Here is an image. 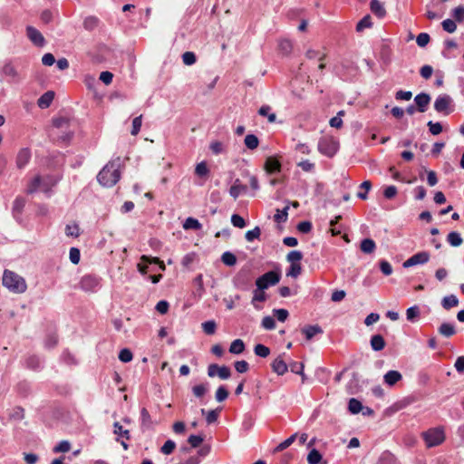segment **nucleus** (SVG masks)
Listing matches in <instances>:
<instances>
[{
	"label": "nucleus",
	"mask_w": 464,
	"mask_h": 464,
	"mask_svg": "<svg viewBox=\"0 0 464 464\" xmlns=\"http://www.w3.org/2000/svg\"><path fill=\"white\" fill-rule=\"evenodd\" d=\"M215 397L218 402H222L228 397V391L225 386H219L216 392Z\"/></svg>",
	"instance_id": "obj_58"
},
{
	"label": "nucleus",
	"mask_w": 464,
	"mask_h": 464,
	"mask_svg": "<svg viewBox=\"0 0 464 464\" xmlns=\"http://www.w3.org/2000/svg\"><path fill=\"white\" fill-rule=\"evenodd\" d=\"M221 261L227 266H233L237 264V256L230 251H226L221 256Z\"/></svg>",
	"instance_id": "obj_39"
},
{
	"label": "nucleus",
	"mask_w": 464,
	"mask_h": 464,
	"mask_svg": "<svg viewBox=\"0 0 464 464\" xmlns=\"http://www.w3.org/2000/svg\"><path fill=\"white\" fill-rule=\"evenodd\" d=\"M302 258H303V254H302V252H300L298 250H293V251L289 252L286 256V260L288 262H290L291 265L299 264V262L302 260Z\"/></svg>",
	"instance_id": "obj_50"
},
{
	"label": "nucleus",
	"mask_w": 464,
	"mask_h": 464,
	"mask_svg": "<svg viewBox=\"0 0 464 464\" xmlns=\"http://www.w3.org/2000/svg\"><path fill=\"white\" fill-rule=\"evenodd\" d=\"M456 21L452 19H446L441 23L442 28L447 33L452 34L457 30Z\"/></svg>",
	"instance_id": "obj_54"
},
{
	"label": "nucleus",
	"mask_w": 464,
	"mask_h": 464,
	"mask_svg": "<svg viewBox=\"0 0 464 464\" xmlns=\"http://www.w3.org/2000/svg\"><path fill=\"white\" fill-rule=\"evenodd\" d=\"M271 107L268 105H263L258 110V113L261 116L267 117L269 122H275L276 120V115L275 113H271Z\"/></svg>",
	"instance_id": "obj_42"
},
{
	"label": "nucleus",
	"mask_w": 464,
	"mask_h": 464,
	"mask_svg": "<svg viewBox=\"0 0 464 464\" xmlns=\"http://www.w3.org/2000/svg\"><path fill=\"white\" fill-rule=\"evenodd\" d=\"M208 390V384L201 383V384L195 385L192 388V392L196 397L202 398L207 393Z\"/></svg>",
	"instance_id": "obj_55"
},
{
	"label": "nucleus",
	"mask_w": 464,
	"mask_h": 464,
	"mask_svg": "<svg viewBox=\"0 0 464 464\" xmlns=\"http://www.w3.org/2000/svg\"><path fill=\"white\" fill-rule=\"evenodd\" d=\"M322 460V454L316 450L313 449L307 456V462L309 464H318Z\"/></svg>",
	"instance_id": "obj_52"
},
{
	"label": "nucleus",
	"mask_w": 464,
	"mask_h": 464,
	"mask_svg": "<svg viewBox=\"0 0 464 464\" xmlns=\"http://www.w3.org/2000/svg\"><path fill=\"white\" fill-rule=\"evenodd\" d=\"M121 159L109 161L98 173V182L106 188L113 187L121 179Z\"/></svg>",
	"instance_id": "obj_1"
},
{
	"label": "nucleus",
	"mask_w": 464,
	"mask_h": 464,
	"mask_svg": "<svg viewBox=\"0 0 464 464\" xmlns=\"http://www.w3.org/2000/svg\"><path fill=\"white\" fill-rule=\"evenodd\" d=\"M2 280L3 285L13 293L22 294L26 291L25 280L15 272L5 269Z\"/></svg>",
	"instance_id": "obj_3"
},
{
	"label": "nucleus",
	"mask_w": 464,
	"mask_h": 464,
	"mask_svg": "<svg viewBox=\"0 0 464 464\" xmlns=\"http://www.w3.org/2000/svg\"><path fill=\"white\" fill-rule=\"evenodd\" d=\"M297 433L291 435L289 438L279 443L273 450L274 453L280 452L289 448L296 440Z\"/></svg>",
	"instance_id": "obj_30"
},
{
	"label": "nucleus",
	"mask_w": 464,
	"mask_h": 464,
	"mask_svg": "<svg viewBox=\"0 0 464 464\" xmlns=\"http://www.w3.org/2000/svg\"><path fill=\"white\" fill-rule=\"evenodd\" d=\"M447 241L451 246H459L463 239L459 232L452 231L450 232L447 236Z\"/></svg>",
	"instance_id": "obj_32"
},
{
	"label": "nucleus",
	"mask_w": 464,
	"mask_h": 464,
	"mask_svg": "<svg viewBox=\"0 0 464 464\" xmlns=\"http://www.w3.org/2000/svg\"><path fill=\"white\" fill-rule=\"evenodd\" d=\"M251 280L249 269H241L234 276L233 283L237 289L245 291L251 285Z\"/></svg>",
	"instance_id": "obj_9"
},
{
	"label": "nucleus",
	"mask_w": 464,
	"mask_h": 464,
	"mask_svg": "<svg viewBox=\"0 0 464 464\" xmlns=\"http://www.w3.org/2000/svg\"><path fill=\"white\" fill-rule=\"evenodd\" d=\"M430 96L426 92H420L417 94L414 98L415 106L420 112H425L427 111L428 105L430 102Z\"/></svg>",
	"instance_id": "obj_16"
},
{
	"label": "nucleus",
	"mask_w": 464,
	"mask_h": 464,
	"mask_svg": "<svg viewBox=\"0 0 464 464\" xmlns=\"http://www.w3.org/2000/svg\"><path fill=\"white\" fill-rule=\"evenodd\" d=\"M113 428H114V430H113L114 434L123 437L126 440L130 439V430H124L123 427L120 424V422H118V421L114 422Z\"/></svg>",
	"instance_id": "obj_47"
},
{
	"label": "nucleus",
	"mask_w": 464,
	"mask_h": 464,
	"mask_svg": "<svg viewBox=\"0 0 464 464\" xmlns=\"http://www.w3.org/2000/svg\"><path fill=\"white\" fill-rule=\"evenodd\" d=\"M98 24H99V19L95 16H88L84 19V22H83L84 28L89 31H92L94 28H96L98 26Z\"/></svg>",
	"instance_id": "obj_53"
},
{
	"label": "nucleus",
	"mask_w": 464,
	"mask_h": 464,
	"mask_svg": "<svg viewBox=\"0 0 464 464\" xmlns=\"http://www.w3.org/2000/svg\"><path fill=\"white\" fill-rule=\"evenodd\" d=\"M245 350V343L241 339L234 340L229 347V353L233 354H240Z\"/></svg>",
	"instance_id": "obj_34"
},
{
	"label": "nucleus",
	"mask_w": 464,
	"mask_h": 464,
	"mask_svg": "<svg viewBox=\"0 0 464 464\" xmlns=\"http://www.w3.org/2000/svg\"><path fill=\"white\" fill-rule=\"evenodd\" d=\"M219 411H220V409L206 411L205 409H201L200 411H201V414L206 415L207 423L212 424L218 420Z\"/></svg>",
	"instance_id": "obj_35"
},
{
	"label": "nucleus",
	"mask_w": 464,
	"mask_h": 464,
	"mask_svg": "<svg viewBox=\"0 0 464 464\" xmlns=\"http://www.w3.org/2000/svg\"><path fill=\"white\" fill-rule=\"evenodd\" d=\"M361 250L365 254H371L375 250V242L371 238H365L361 242Z\"/></svg>",
	"instance_id": "obj_33"
},
{
	"label": "nucleus",
	"mask_w": 464,
	"mask_h": 464,
	"mask_svg": "<svg viewBox=\"0 0 464 464\" xmlns=\"http://www.w3.org/2000/svg\"><path fill=\"white\" fill-rule=\"evenodd\" d=\"M133 355L130 349L124 348L121 349L119 353V359L122 362H129L132 360Z\"/></svg>",
	"instance_id": "obj_62"
},
{
	"label": "nucleus",
	"mask_w": 464,
	"mask_h": 464,
	"mask_svg": "<svg viewBox=\"0 0 464 464\" xmlns=\"http://www.w3.org/2000/svg\"><path fill=\"white\" fill-rule=\"evenodd\" d=\"M427 126L432 135H439L442 131V125L440 122H433L432 121H430L427 123Z\"/></svg>",
	"instance_id": "obj_60"
},
{
	"label": "nucleus",
	"mask_w": 464,
	"mask_h": 464,
	"mask_svg": "<svg viewBox=\"0 0 464 464\" xmlns=\"http://www.w3.org/2000/svg\"><path fill=\"white\" fill-rule=\"evenodd\" d=\"M26 35L28 39L37 47H43L45 40L42 33L34 26L28 25L26 27Z\"/></svg>",
	"instance_id": "obj_12"
},
{
	"label": "nucleus",
	"mask_w": 464,
	"mask_h": 464,
	"mask_svg": "<svg viewBox=\"0 0 464 464\" xmlns=\"http://www.w3.org/2000/svg\"><path fill=\"white\" fill-rule=\"evenodd\" d=\"M441 305L445 310H450L459 305V299L455 295L444 296L441 300Z\"/></svg>",
	"instance_id": "obj_29"
},
{
	"label": "nucleus",
	"mask_w": 464,
	"mask_h": 464,
	"mask_svg": "<svg viewBox=\"0 0 464 464\" xmlns=\"http://www.w3.org/2000/svg\"><path fill=\"white\" fill-rule=\"evenodd\" d=\"M451 16L454 18V20L457 23H462L464 22V6L459 5L452 9L451 11Z\"/></svg>",
	"instance_id": "obj_48"
},
{
	"label": "nucleus",
	"mask_w": 464,
	"mask_h": 464,
	"mask_svg": "<svg viewBox=\"0 0 464 464\" xmlns=\"http://www.w3.org/2000/svg\"><path fill=\"white\" fill-rule=\"evenodd\" d=\"M260 235H261L260 227H255L252 230H248L246 233L245 237H246V241L252 242L255 239H258L260 237Z\"/></svg>",
	"instance_id": "obj_56"
},
{
	"label": "nucleus",
	"mask_w": 464,
	"mask_h": 464,
	"mask_svg": "<svg viewBox=\"0 0 464 464\" xmlns=\"http://www.w3.org/2000/svg\"><path fill=\"white\" fill-rule=\"evenodd\" d=\"M25 206V199L22 197H17L13 204L12 213L15 219H18Z\"/></svg>",
	"instance_id": "obj_24"
},
{
	"label": "nucleus",
	"mask_w": 464,
	"mask_h": 464,
	"mask_svg": "<svg viewBox=\"0 0 464 464\" xmlns=\"http://www.w3.org/2000/svg\"><path fill=\"white\" fill-rule=\"evenodd\" d=\"M278 48H279V51L284 55H288L292 52V49H293L292 42L287 39H282L278 42Z\"/></svg>",
	"instance_id": "obj_38"
},
{
	"label": "nucleus",
	"mask_w": 464,
	"mask_h": 464,
	"mask_svg": "<svg viewBox=\"0 0 464 464\" xmlns=\"http://www.w3.org/2000/svg\"><path fill=\"white\" fill-rule=\"evenodd\" d=\"M343 114H344V111H340L336 116L333 117L330 120V122H329L330 126L336 128V129L341 128L343 126V120H342L341 116H343Z\"/></svg>",
	"instance_id": "obj_63"
},
{
	"label": "nucleus",
	"mask_w": 464,
	"mask_h": 464,
	"mask_svg": "<svg viewBox=\"0 0 464 464\" xmlns=\"http://www.w3.org/2000/svg\"><path fill=\"white\" fill-rule=\"evenodd\" d=\"M370 8L372 14H374L377 17L382 18L386 14V10L379 0H372L370 3Z\"/></svg>",
	"instance_id": "obj_25"
},
{
	"label": "nucleus",
	"mask_w": 464,
	"mask_h": 464,
	"mask_svg": "<svg viewBox=\"0 0 464 464\" xmlns=\"http://www.w3.org/2000/svg\"><path fill=\"white\" fill-rule=\"evenodd\" d=\"M422 438L427 447L431 448L442 443L445 440V435L441 428H434L423 432Z\"/></svg>",
	"instance_id": "obj_6"
},
{
	"label": "nucleus",
	"mask_w": 464,
	"mask_h": 464,
	"mask_svg": "<svg viewBox=\"0 0 464 464\" xmlns=\"http://www.w3.org/2000/svg\"><path fill=\"white\" fill-rule=\"evenodd\" d=\"M245 145L249 150H255L258 147L259 140L258 138L254 134H247L245 137Z\"/></svg>",
	"instance_id": "obj_40"
},
{
	"label": "nucleus",
	"mask_w": 464,
	"mask_h": 464,
	"mask_svg": "<svg viewBox=\"0 0 464 464\" xmlns=\"http://www.w3.org/2000/svg\"><path fill=\"white\" fill-rule=\"evenodd\" d=\"M372 25V18H371V15L370 14H367L365 15L364 17H362L357 24L356 25V31L357 32H362L363 31L365 28H371Z\"/></svg>",
	"instance_id": "obj_45"
},
{
	"label": "nucleus",
	"mask_w": 464,
	"mask_h": 464,
	"mask_svg": "<svg viewBox=\"0 0 464 464\" xmlns=\"http://www.w3.org/2000/svg\"><path fill=\"white\" fill-rule=\"evenodd\" d=\"M430 40L427 33H420L417 35L416 43L420 47H425Z\"/></svg>",
	"instance_id": "obj_64"
},
{
	"label": "nucleus",
	"mask_w": 464,
	"mask_h": 464,
	"mask_svg": "<svg viewBox=\"0 0 464 464\" xmlns=\"http://www.w3.org/2000/svg\"><path fill=\"white\" fill-rule=\"evenodd\" d=\"M420 314V307L418 305L411 306L406 311V317L408 321L414 322Z\"/></svg>",
	"instance_id": "obj_46"
},
{
	"label": "nucleus",
	"mask_w": 464,
	"mask_h": 464,
	"mask_svg": "<svg viewBox=\"0 0 464 464\" xmlns=\"http://www.w3.org/2000/svg\"><path fill=\"white\" fill-rule=\"evenodd\" d=\"M430 260V254L426 251L419 252L413 256H411L410 258H408L406 261L403 262L402 266L404 268H409L413 266L417 265H424Z\"/></svg>",
	"instance_id": "obj_11"
},
{
	"label": "nucleus",
	"mask_w": 464,
	"mask_h": 464,
	"mask_svg": "<svg viewBox=\"0 0 464 464\" xmlns=\"http://www.w3.org/2000/svg\"><path fill=\"white\" fill-rule=\"evenodd\" d=\"M434 109L437 112L449 115L454 111L453 100L448 94H441L434 102Z\"/></svg>",
	"instance_id": "obj_7"
},
{
	"label": "nucleus",
	"mask_w": 464,
	"mask_h": 464,
	"mask_svg": "<svg viewBox=\"0 0 464 464\" xmlns=\"http://www.w3.org/2000/svg\"><path fill=\"white\" fill-rule=\"evenodd\" d=\"M201 227H202V225L198 222V219H196L194 218H188L183 224V228L186 230H188V229L198 230Z\"/></svg>",
	"instance_id": "obj_41"
},
{
	"label": "nucleus",
	"mask_w": 464,
	"mask_h": 464,
	"mask_svg": "<svg viewBox=\"0 0 464 464\" xmlns=\"http://www.w3.org/2000/svg\"><path fill=\"white\" fill-rule=\"evenodd\" d=\"M201 327L206 334L212 335L216 333L217 324L214 320H209L202 323Z\"/></svg>",
	"instance_id": "obj_43"
},
{
	"label": "nucleus",
	"mask_w": 464,
	"mask_h": 464,
	"mask_svg": "<svg viewBox=\"0 0 464 464\" xmlns=\"http://www.w3.org/2000/svg\"><path fill=\"white\" fill-rule=\"evenodd\" d=\"M55 97V92L47 91L37 101V105L41 109H47L52 104L53 99Z\"/></svg>",
	"instance_id": "obj_18"
},
{
	"label": "nucleus",
	"mask_w": 464,
	"mask_h": 464,
	"mask_svg": "<svg viewBox=\"0 0 464 464\" xmlns=\"http://www.w3.org/2000/svg\"><path fill=\"white\" fill-rule=\"evenodd\" d=\"M208 375L209 377H215L218 375L221 380H227L231 375V371L229 367L223 365L219 366L218 364H210L208 367Z\"/></svg>",
	"instance_id": "obj_10"
},
{
	"label": "nucleus",
	"mask_w": 464,
	"mask_h": 464,
	"mask_svg": "<svg viewBox=\"0 0 464 464\" xmlns=\"http://www.w3.org/2000/svg\"><path fill=\"white\" fill-rule=\"evenodd\" d=\"M377 464H396V459L390 451H383L379 457Z\"/></svg>",
	"instance_id": "obj_36"
},
{
	"label": "nucleus",
	"mask_w": 464,
	"mask_h": 464,
	"mask_svg": "<svg viewBox=\"0 0 464 464\" xmlns=\"http://www.w3.org/2000/svg\"><path fill=\"white\" fill-rule=\"evenodd\" d=\"M175 448H176V443L171 440H168L163 444V446L160 448V451H161V453H163L165 455H169L173 452Z\"/></svg>",
	"instance_id": "obj_57"
},
{
	"label": "nucleus",
	"mask_w": 464,
	"mask_h": 464,
	"mask_svg": "<svg viewBox=\"0 0 464 464\" xmlns=\"http://www.w3.org/2000/svg\"><path fill=\"white\" fill-rule=\"evenodd\" d=\"M65 235L67 237H78L80 236V227L76 223L68 224L65 227Z\"/></svg>",
	"instance_id": "obj_49"
},
{
	"label": "nucleus",
	"mask_w": 464,
	"mask_h": 464,
	"mask_svg": "<svg viewBox=\"0 0 464 464\" xmlns=\"http://www.w3.org/2000/svg\"><path fill=\"white\" fill-rule=\"evenodd\" d=\"M264 169L268 175L281 172L282 165L278 160L274 157H268L266 160Z\"/></svg>",
	"instance_id": "obj_15"
},
{
	"label": "nucleus",
	"mask_w": 464,
	"mask_h": 464,
	"mask_svg": "<svg viewBox=\"0 0 464 464\" xmlns=\"http://www.w3.org/2000/svg\"><path fill=\"white\" fill-rule=\"evenodd\" d=\"M99 285V279L91 275L82 276L80 282V287L86 292L94 291Z\"/></svg>",
	"instance_id": "obj_14"
},
{
	"label": "nucleus",
	"mask_w": 464,
	"mask_h": 464,
	"mask_svg": "<svg viewBox=\"0 0 464 464\" xmlns=\"http://www.w3.org/2000/svg\"><path fill=\"white\" fill-rule=\"evenodd\" d=\"M26 368L33 371H40L43 369V362L39 356L32 354L28 355L24 360Z\"/></svg>",
	"instance_id": "obj_17"
},
{
	"label": "nucleus",
	"mask_w": 464,
	"mask_h": 464,
	"mask_svg": "<svg viewBox=\"0 0 464 464\" xmlns=\"http://www.w3.org/2000/svg\"><path fill=\"white\" fill-rule=\"evenodd\" d=\"M318 150L329 157L332 158L338 150V142L331 138V137H323L318 141Z\"/></svg>",
	"instance_id": "obj_8"
},
{
	"label": "nucleus",
	"mask_w": 464,
	"mask_h": 464,
	"mask_svg": "<svg viewBox=\"0 0 464 464\" xmlns=\"http://www.w3.org/2000/svg\"><path fill=\"white\" fill-rule=\"evenodd\" d=\"M56 178L52 175H36L28 183L25 189L27 195H32L37 191L44 192L47 197L53 193V188L56 185Z\"/></svg>",
	"instance_id": "obj_2"
},
{
	"label": "nucleus",
	"mask_w": 464,
	"mask_h": 464,
	"mask_svg": "<svg viewBox=\"0 0 464 464\" xmlns=\"http://www.w3.org/2000/svg\"><path fill=\"white\" fill-rule=\"evenodd\" d=\"M266 300V295L264 292V290H259L257 287L254 291V295L251 300V304L254 305V307L257 310H259L261 307L257 305L256 303L258 302H265Z\"/></svg>",
	"instance_id": "obj_31"
},
{
	"label": "nucleus",
	"mask_w": 464,
	"mask_h": 464,
	"mask_svg": "<svg viewBox=\"0 0 464 464\" xmlns=\"http://www.w3.org/2000/svg\"><path fill=\"white\" fill-rule=\"evenodd\" d=\"M2 75L9 77L11 81H16L18 78V72L13 63L8 61L2 67Z\"/></svg>",
	"instance_id": "obj_22"
},
{
	"label": "nucleus",
	"mask_w": 464,
	"mask_h": 464,
	"mask_svg": "<svg viewBox=\"0 0 464 464\" xmlns=\"http://www.w3.org/2000/svg\"><path fill=\"white\" fill-rule=\"evenodd\" d=\"M142 124V115H140L138 117H135L132 121V129H131V135L136 136L140 130Z\"/></svg>",
	"instance_id": "obj_61"
},
{
	"label": "nucleus",
	"mask_w": 464,
	"mask_h": 464,
	"mask_svg": "<svg viewBox=\"0 0 464 464\" xmlns=\"http://www.w3.org/2000/svg\"><path fill=\"white\" fill-rule=\"evenodd\" d=\"M32 153L29 148L21 149L15 158V164L17 169H23L30 161Z\"/></svg>",
	"instance_id": "obj_13"
},
{
	"label": "nucleus",
	"mask_w": 464,
	"mask_h": 464,
	"mask_svg": "<svg viewBox=\"0 0 464 464\" xmlns=\"http://www.w3.org/2000/svg\"><path fill=\"white\" fill-rule=\"evenodd\" d=\"M289 206H286L283 210L276 209V213L274 215V220L277 223H284L288 218Z\"/></svg>",
	"instance_id": "obj_44"
},
{
	"label": "nucleus",
	"mask_w": 464,
	"mask_h": 464,
	"mask_svg": "<svg viewBox=\"0 0 464 464\" xmlns=\"http://www.w3.org/2000/svg\"><path fill=\"white\" fill-rule=\"evenodd\" d=\"M271 367L272 370L278 375H283L288 371V365L282 359L281 356H278L274 360V362L271 364Z\"/></svg>",
	"instance_id": "obj_20"
},
{
	"label": "nucleus",
	"mask_w": 464,
	"mask_h": 464,
	"mask_svg": "<svg viewBox=\"0 0 464 464\" xmlns=\"http://www.w3.org/2000/svg\"><path fill=\"white\" fill-rule=\"evenodd\" d=\"M281 279L279 270H272L265 273L256 280V285L259 290L267 289L269 286L276 285Z\"/></svg>",
	"instance_id": "obj_5"
},
{
	"label": "nucleus",
	"mask_w": 464,
	"mask_h": 464,
	"mask_svg": "<svg viewBox=\"0 0 464 464\" xmlns=\"http://www.w3.org/2000/svg\"><path fill=\"white\" fill-rule=\"evenodd\" d=\"M140 426L142 430H151L154 426V421L146 408L140 410Z\"/></svg>",
	"instance_id": "obj_19"
},
{
	"label": "nucleus",
	"mask_w": 464,
	"mask_h": 464,
	"mask_svg": "<svg viewBox=\"0 0 464 464\" xmlns=\"http://www.w3.org/2000/svg\"><path fill=\"white\" fill-rule=\"evenodd\" d=\"M302 333L305 335L306 340H311L314 335L323 333L320 325H306L302 329Z\"/></svg>",
	"instance_id": "obj_26"
},
{
	"label": "nucleus",
	"mask_w": 464,
	"mask_h": 464,
	"mask_svg": "<svg viewBox=\"0 0 464 464\" xmlns=\"http://www.w3.org/2000/svg\"><path fill=\"white\" fill-rule=\"evenodd\" d=\"M438 332L440 334L447 338L451 337L456 334L454 325L450 323L441 324L438 328Z\"/></svg>",
	"instance_id": "obj_28"
},
{
	"label": "nucleus",
	"mask_w": 464,
	"mask_h": 464,
	"mask_svg": "<svg viewBox=\"0 0 464 464\" xmlns=\"http://www.w3.org/2000/svg\"><path fill=\"white\" fill-rule=\"evenodd\" d=\"M348 409L350 412L353 414H357L361 411L364 410L362 402L355 398H352L349 400Z\"/></svg>",
	"instance_id": "obj_37"
},
{
	"label": "nucleus",
	"mask_w": 464,
	"mask_h": 464,
	"mask_svg": "<svg viewBox=\"0 0 464 464\" xmlns=\"http://www.w3.org/2000/svg\"><path fill=\"white\" fill-rule=\"evenodd\" d=\"M254 353L259 357L266 358L270 354V349L264 344L258 343L254 347Z\"/></svg>",
	"instance_id": "obj_51"
},
{
	"label": "nucleus",
	"mask_w": 464,
	"mask_h": 464,
	"mask_svg": "<svg viewBox=\"0 0 464 464\" xmlns=\"http://www.w3.org/2000/svg\"><path fill=\"white\" fill-rule=\"evenodd\" d=\"M383 379L387 385L393 386L402 379V375L398 371L391 370L384 374Z\"/></svg>",
	"instance_id": "obj_21"
},
{
	"label": "nucleus",
	"mask_w": 464,
	"mask_h": 464,
	"mask_svg": "<svg viewBox=\"0 0 464 464\" xmlns=\"http://www.w3.org/2000/svg\"><path fill=\"white\" fill-rule=\"evenodd\" d=\"M77 129L78 123L74 119L60 114V143L69 144Z\"/></svg>",
	"instance_id": "obj_4"
},
{
	"label": "nucleus",
	"mask_w": 464,
	"mask_h": 464,
	"mask_svg": "<svg viewBox=\"0 0 464 464\" xmlns=\"http://www.w3.org/2000/svg\"><path fill=\"white\" fill-rule=\"evenodd\" d=\"M370 343L372 349L376 352H380L385 347V341L381 334L372 335Z\"/></svg>",
	"instance_id": "obj_27"
},
{
	"label": "nucleus",
	"mask_w": 464,
	"mask_h": 464,
	"mask_svg": "<svg viewBox=\"0 0 464 464\" xmlns=\"http://www.w3.org/2000/svg\"><path fill=\"white\" fill-rule=\"evenodd\" d=\"M247 187L242 185L240 180L237 179L229 189V194L234 199H237L240 194L245 193Z\"/></svg>",
	"instance_id": "obj_23"
},
{
	"label": "nucleus",
	"mask_w": 464,
	"mask_h": 464,
	"mask_svg": "<svg viewBox=\"0 0 464 464\" xmlns=\"http://www.w3.org/2000/svg\"><path fill=\"white\" fill-rule=\"evenodd\" d=\"M24 410L20 407V406H16L14 408H13L11 413H10V418L14 420H20L22 419H24Z\"/></svg>",
	"instance_id": "obj_59"
}]
</instances>
